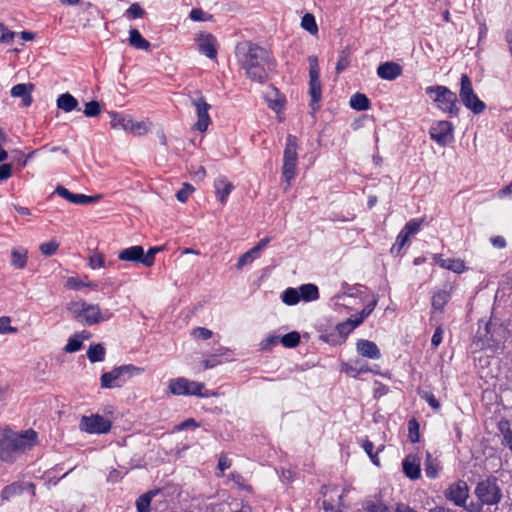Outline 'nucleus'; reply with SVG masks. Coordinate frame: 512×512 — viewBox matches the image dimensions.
Listing matches in <instances>:
<instances>
[{
    "instance_id": "72a5a7b5",
    "label": "nucleus",
    "mask_w": 512,
    "mask_h": 512,
    "mask_svg": "<svg viewBox=\"0 0 512 512\" xmlns=\"http://www.w3.org/2000/svg\"><path fill=\"white\" fill-rule=\"evenodd\" d=\"M350 106L357 111H366L371 103L368 97L363 93H355L350 99Z\"/></svg>"
},
{
    "instance_id": "39448f33",
    "label": "nucleus",
    "mask_w": 512,
    "mask_h": 512,
    "mask_svg": "<svg viewBox=\"0 0 512 512\" xmlns=\"http://www.w3.org/2000/svg\"><path fill=\"white\" fill-rule=\"evenodd\" d=\"M425 92L432 98L439 110L448 113L450 116L457 117L459 115L460 107L457 95L448 87L443 85L428 86Z\"/></svg>"
},
{
    "instance_id": "680f3d73",
    "label": "nucleus",
    "mask_w": 512,
    "mask_h": 512,
    "mask_svg": "<svg viewBox=\"0 0 512 512\" xmlns=\"http://www.w3.org/2000/svg\"><path fill=\"white\" fill-rule=\"evenodd\" d=\"M255 259L254 255L249 251L242 254L236 264V268L238 270H241L245 265L252 263V261Z\"/></svg>"
},
{
    "instance_id": "e2e57ef3",
    "label": "nucleus",
    "mask_w": 512,
    "mask_h": 512,
    "mask_svg": "<svg viewBox=\"0 0 512 512\" xmlns=\"http://www.w3.org/2000/svg\"><path fill=\"white\" fill-rule=\"evenodd\" d=\"M89 266L92 269L105 267V259L102 254H94L89 258Z\"/></svg>"
},
{
    "instance_id": "49530a36",
    "label": "nucleus",
    "mask_w": 512,
    "mask_h": 512,
    "mask_svg": "<svg viewBox=\"0 0 512 512\" xmlns=\"http://www.w3.org/2000/svg\"><path fill=\"white\" fill-rule=\"evenodd\" d=\"M59 248V243L56 240H51L40 244L39 250L44 256L54 255Z\"/></svg>"
},
{
    "instance_id": "2f4dec72",
    "label": "nucleus",
    "mask_w": 512,
    "mask_h": 512,
    "mask_svg": "<svg viewBox=\"0 0 512 512\" xmlns=\"http://www.w3.org/2000/svg\"><path fill=\"white\" fill-rule=\"evenodd\" d=\"M498 429L503 436V444L512 452V424L508 420H500Z\"/></svg>"
},
{
    "instance_id": "aec40b11",
    "label": "nucleus",
    "mask_w": 512,
    "mask_h": 512,
    "mask_svg": "<svg viewBox=\"0 0 512 512\" xmlns=\"http://www.w3.org/2000/svg\"><path fill=\"white\" fill-rule=\"evenodd\" d=\"M199 50L210 59H214L217 55L216 39L212 34L202 33L199 38Z\"/></svg>"
},
{
    "instance_id": "338daca9",
    "label": "nucleus",
    "mask_w": 512,
    "mask_h": 512,
    "mask_svg": "<svg viewBox=\"0 0 512 512\" xmlns=\"http://www.w3.org/2000/svg\"><path fill=\"white\" fill-rule=\"evenodd\" d=\"M192 334L195 338L203 340H207L212 337V331L204 327L195 328Z\"/></svg>"
},
{
    "instance_id": "dca6fc26",
    "label": "nucleus",
    "mask_w": 512,
    "mask_h": 512,
    "mask_svg": "<svg viewBox=\"0 0 512 512\" xmlns=\"http://www.w3.org/2000/svg\"><path fill=\"white\" fill-rule=\"evenodd\" d=\"M55 192L63 197L64 199L68 200L69 202L77 205H86L93 203L100 199V195L96 196H88L85 194H75L70 192L67 188L64 186H58L55 190Z\"/></svg>"
},
{
    "instance_id": "412c9836",
    "label": "nucleus",
    "mask_w": 512,
    "mask_h": 512,
    "mask_svg": "<svg viewBox=\"0 0 512 512\" xmlns=\"http://www.w3.org/2000/svg\"><path fill=\"white\" fill-rule=\"evenodd\" d=\"M356 350L361 356L369 359H379L381 357L378 346L370 340H358L356 343Z\"/></svg>"
},
{
    "instance_id": "c03bdc74",
    "label": "nucleus",
    "mask_w": 512,
    "mask_h": 512,
    "mask_svg": "<svg viewBox=\"0 0 512 512\" xmlns=\"http://www.w3.org/2000/svg\"><path fill=\"white\" fill-rule=\"evenodd\" d=\"M101 111H102L101 104L96 100H92L85 104L83 113L86 117H96L101 113Z\"/></svg>"
},
{
    "instance_id": "1a4fd4ad",
    "label": "nucleus",
    "mask_w": 512,
    "mask_h": 512,
    "mask_svg": "<svg viewBox=\"0 0 512 512\" xmlns=\"http://www.w3.org/2000/svg\"><path fill=\"white\" fill-rule=\"evenodd\" d=\"M459 96L463 105L474 114H480L486 108L485 103L475 94L471 79L467 74L461 76Z\"/></svg>"
},
{
    "instance_id": "ddd939ff",
    "label": "nucleus",
    "mask_w": 512,
    "mask_h": 512,
    "mask_svg": "<svg viewBox=\"0 0 512 512\" xmlns=\"http://www.w3.org/2000/svg\"><path fill=\"white\" fill-rule=\"evenodd\" d=\"M444 495L447 500L453 502L456 506L465 505L469 497V487L464 480H458L448 486Z\"/></svg>"
},
{
    "instance_id": "0e129e2a",
    "label": "nucleus",
    "mask_w": 512,
    "mask_h": 512,
    "mask_svg": "<svg viewBox=\"0 0 512 512\" xmlns=\"http://www.w3.org/2000/svg\"><path fill=\"white\" fill-rule=\"evenodd\" d=\"M200 424L193 418H188L175 426V431H183L189 428H197Z\"/></svg>"
},
{
    "instance_id": "bb28decb",
    "label": "nucleus",
    "mask_w": 512,
    "mask_h": 512,
    "mask_svg": "<svg viewBox=\"0 0 512 512\" xmlns=\"http://www.w3.org/2000/svg\"><path fill=\"white\" fill-rule=\"evenodd\" d=\"M28 262V251L23 247H17L11 251V265L16 269H24Z\"/></svg>"
},
{
    "instance_id": "a19ab883",
    "label": "nucleus",
    "mask_w": 512,
    "mask_h": 512,
    "mask_svg": "<svg viewBox=\"0 0 512 512\" xmlns=\"http://www.w3.org/2000/svg\"><path fill=\"white\" fill-rule=\"evenodd\" d=\"M23 491V487L19 483H12L3 488L1 492V496L3 500H9L11 497L15 495L21 494Z\"/></svg>"
},
{
    "instance_id": "b1692460",
    "label": "nucleus",
    "mask_w": 512,
    "mask_h": 512,
    "mask_svg": "<svg viewBox=\"0 0 512 512\" xmlns=\"http://www.w3.org/2000/svg\"><path fill=\"white\" fill-rule=\"evenodd\" d=\"M143 247L139 245L122 249L118 253V259L126 262H135L143 264Z\"/></svg>"
},
{
    "instance_id": "ea45409f",
    "label": "nucleus",
    "mask_w": 512,
    "mask_h": 512,
    "mask_svg": "<svg viewBox=\"0 0 512 512\" xmlns=\"http://www.w3.org/2000/svg\"><path fill=\"white\" fill-rule=\"evenodd\" d=\"M301 340L300 334L297 331H292L280 337V342L286 348H295L299 345Z\"/></svg>"
},
{
    "instance_id": "5fc2aeb1",
    "label": "nucleus",
    "mask_w": 512,
    "mask_h": 512,
    "mask_svg": "<svg viewBox=\"0 0 512 512\" xmlns=\"http://www.w3.org/2000/svg\"><path fill=\"white\" fill-rule=\"evenodd\" d=\"M162 247H151L148 252L145 254L143 252V265L146 267H151L155 262V255L157 252L161 251Z\"/></svg>"
},
{
    "instance_id": "f3484780",
    "label": "nucleus",
    "mask_w": 512,
    "mask_h": 512,
    "mask_svg": "<svg viewBox=\"0 0 512 512\" xmlns=\"http://www.w3.org/2000/svg\"><path fill=\"white\" fill-rule=\"evenodd\" d=\"M402 72V66L393 61L384 62L377 68L378 77L388 81L397 79L402 75Z\"/></svg>"
},
{
    "instance_id": "37998d69",
    "label": "nucleus",
    "mask_w": 512,
    "mask_h": 512,
    "mask_svg": "<svg viewBox=\"0 0 512 512\" xmlns=\"http://www.w3.org/2000/svg\"><path fill=\"white\" fill-rule=\"evenodd\" d=\"M65 287L71 290H79L82 287L96 288L97 284L93 282L84 283L83 281L76 277H69L65 283Z\"/></svg>"
},
{
    "instance_id": "052dcab7",
    "label": "nucleus",
    "mask_w": 512,
    "mask_h": 512,
    "mask_svg": "<svg viewBox=\"0 0 512 512\" xmlns=\"http://www.w3.org/2000/svg\"><path fill=\"white\" fill-rule=\"evenodd\" d=\"M126 14L128 15V17L132 18V19H136V18H141L144 16L145 14V11L144 9L138 4V3H133L127 10H126Z\"/></svg>"
},
{
    "instance_id": "4c0bfd02",
    "label": "nucleus",
    "mask_w": 512,
    "mask_h": 512,
    "mask_svg": "<svg viewBox=\"0 0 512 512\" xmlns=\"http://www.w3.org/2000/svg\"><path fill=\"white\" fill-rule=\"evenodd\" d=\"M281 299L286 305H296L301 300L299 290L289 287L283 291Z\"/></svg>"
},
{
    "instance_id": "bf43d9fd",
    "label": "nucleus",
    "mask_w": 512,
    "mask_h": 512,
    "mask_svg": "<svg viewBox=\"0 0 512 512\" xmlns=\"http://www.w3.org/2000/svg\"><path fill=\"white\" fill-rule=\"evenodd\" d=\"M11 319L7 316L0 317V334L16 333L17 328L10 325Z\"/></svg>"
},
{
    "instance_id": "c85d7f7f",
    "label": "nucleus",
    "mask_w": 512,
    "mask_h": 512,
    "mask_svg": "<svg viewBox=\"0 0 512 512\" xmlns=\"http://www.w3.org/2000/svg\"><path fill=\"white\" fill-rule=\"evenodd\" d=\"M129 44L140 50H148L151 46L150 42L142 37L137 29H131L129 31Z\"/></svg>"
},
{
    "instance_id": "f257e3e1",
    "label": "nucleus",
    "mask_w": 512,
    "mask_h": 512,
    "mask_svg": "<svg viewBox=\"0 0 512 512\" xmlns=\"http://www.w3.org/2000/svg\"><path fill=\"white\" fill-rule=\"evenodd\" d=\"M235 56L249 79L259 83L269 80L275 62L265 48L251 41H242L236 45Z\"/></svg>"
},
{
    "instance_id": "20e7f679",
    "label": "nucleus",
    "mask_w": 512,
    "mask_h": 512,
    "mask_svg": "<svg viewBox=\"0 0 512 512\" xmlns=\"http://www.w3.org/2000/svg\"><path fill=\"white\" fill-rule=\"evenodd\" d=\"M66 309L76 321L87 326L98 324L111 317L110 313L103 315L99 305L85 301H72L67 304Z\"/></svg>"
},
{
    "instance_id": "6e6d98bb",
    "label": "nucleus",
    "mask_w": 512,
    "mask_h": 512,
    "mask_svg": "<svg viewBox=\"0 0 512 512\" xmlns=\"http://www.w3.org/2000/svg\"><path fill=\"white\" fill-rule=\"evenodd\" d=\"M366 510L368 512H391L390 507L381 501H368L366 503Z\"/></svg>"
},
{
    "instance_id": "3c124183",
    "label": "nucleus",
    "mask_w": 512,
    "mask_h": 512,
    "mask_svg": "<svg viewBox=\"0 0 512 512\" xmlns=\"http://www.w3.org/2000/svg\"><path fill=\"white\" fill-rule=\"evenodd\" d=\"M421 224L422 220L412 219L406 223L401 232L410 237L419 231Z\"/></svg>"
},
{
    "instance_id": "8fccbe9b",
    "label": "nucleus",
    "mask_w": 512,
    "mask_h": 512,
    "mask_svg": "<svg viewBox=\"0 0 512 512\" xmlns=\"http://www.w3.org/2000/svg\"><path fill=\"white\" fill-rule=\"evenodd\" d=\"M418 395L425 400L434 410H439L441 405L434 394L429 391L418 390Z\"/></svg>"
},
{
    "instance_id": "a18cd8bd",
    "label": "nucleus",
    "mask_w": 512,
    "mask_h": 512,
    "mask_svg": "<svg viewBox=\"0 0 512 512\" xmlns=\"http://www.w3.org/2000/svg\"><path fill=\"white\" fill-rule=\"evenodd\" d=\"M350 65V59H349V52L348 49H344L341 51L338 61L336 63V73L340 74L342 73L346 68H348Z\"/></svg>"
},
{
    "instance_id": "13d9d810",
    "label": "nucleus",
    "mask_w": 512,
    "mask_h": 512,
    "mask_svg": "<svg viewBox=\"0 0 512 512\" xmlns=\"http://www.w3.org/2000/svg\"><path fill=\"white\" fill-rule=\"evenodd\" d=\"M363 449L367 453V455L369 456L371 461L375 465L380 466V461H379V458L377 456V453H374V444L371 441H369V440H365L364 443H363Z\"/></svg>"
},
{
    "instance_id": "0eeeda50",
    "label": "nucleus",
    "mask_w": 512,
    "mask_h": 512,
    "mask_svg": "<svg viewBox=\"0 0 512 512\" xmlns=\"http://www.w3.org/2000/svg\"><path fill=\"white\" fill-rule=\"evenodd\" d=\"M298 139L296 136L289 134L286 138V145L283 153L282 177L290 186V182L297 174L298 161Z\"/></svg>"
},
{
    "instance_id": "2eb2a0df",
    "label": "nucleus",
    "mask_w": 512,
    "mask_h": 512,
    "mask_svg": "<svg viewBox=\"0 0 512 512\" xmlns=\"http://www.w3.org/2000/svg\"><path fill=\"white\" fill-rule=\"evenodd\" d=\"M454 127L449 121H437L430 128V136L439 145H446L453 139Z\"/></svg>"
},
{
    "instance_id": "4d7b16f0",
    "label": "nucleus",
    "mask_w": 512,
    "mask_h": 512,
    "mask_svg": "<svg viewBox=\"0 0 512 512\" xmlns=\"http://www.w3.org/2000/svg\"><path fill=\"white\" fill-rule=\"evenodd\" d=\"M222 349L219 350V353L211 354L206 359L202 361L204 369H211L219 365L221 362L219 360V356L223 355Z\"/></svg>"
},
{
    "instance_id": "cd10ccee",
    "label": "nucleus",
    "mask_w": 512,
    "mask_h": 512,
    "mask_svg": "<svg viewBox=\"0 0 512 512\" xmlns=\"http://www.w3.org/2000/svg\"><path fill=\"white\" fill-rule=\"evenodd\" d=\"M300 299L310 302L319 298V290L315 284H303L299 288Z\"/></svg>"
},
{
    "instance_id": "09e8293b",
    "label": "nucleus",
    "mask_w": 512,
    "mask_h": 512,
    "mask_svg": "<svg viewBox=\"0 0 512 512\" xmlns=\"http://www.w3.org/2000/svg\"><path fill=\"white\" fill-rule=\"evenodd\" d=\"M419 423L415 418L409 420L408 422V431H409V439L412 443L419 442L420 433H419Z\"/></svg>"
},
{
    "instance_id": "69168bd1",
    "label": "nucleus",
    "mask_w": 512,
    "mask_h": 512,
    "mask_svg": "<svg viewBox=\"0 0 512 512\" xmlns=\"http://www.w3.org/2000/svg\"><path fill=\"white\" fill-rule=\"evenodd\" d=\"M377 305V300H373L370 303H368L362 311L359 313V316L356 319H361V323L364 321L365 318H367L375 309Z\"/></svg>"
},
{
    "instance_id": "774afa93",
    "label": "nucleus",
    "mask_w": 512,
    "mask_h": 512,
    "mask_svg": "<svg viewBox=\"0 0 512 512\" xmlns=\"http://www.w3.org/2000/svg\"><path fill=\"white\" fill-rule=\"evenodd\" d=\"M271 241V237L262 238L257 245L250 249V252L254 255L255 258L259 256L261 250H263Z\"/></svg>"
},
{
    "instance_id": "6e6552de",
    "label": "nucleus",
    "mask_w": 512,
    "mask_h": 512,
    "mask_svg": "<svg viewBox=\"0 0 512 512\" xmlns=\"http://www.w3.org/2000/svg\"><path fill=\"white\" fill-rule=\"evenodd\" d=\"M474 494L485 505H497L502 499V490L498 479L494 476L487 477L477 483Z\"/></svg>"
},
{
    "instance_id": "603ef678",
    "label": "nucleus",
    "mask_w": 512,
    "mask_h": 512,
    "mask_svg": "<svg viewBox=\"0 0 512 512\" xmlns=\"http://www.w3.org/2000/svg\"><path fill=\"white\" fill-rule=\"evenodd\" d=\"M408 240L409 237L407 236V234L400 232L396 238V242L393 244L391 248V253L394 255H399L401 253L402 248L405 246Z\"/></svg>"
},
{
    "instance_id": "f704fd0d",
    "label": "nucleus",
    "mask_w": 512,
    "mask_h": 512,
    "mask_svg": "<svg viewBox=\"0 0 512 512\" xmlns=\"http://www.w3.org/2000/svg\"><path fill=\"white\" fill-rule=\"evenodd\" d=\"M158 493L157 490H151L142 494L136 500V508L138 512H150V505L153 497Z\"/></svg>"
},
{
    "instance_id": "58836bf2",
    "label": "nucleus",
    "mask_w": 512,
    "mask_h": 512,
    "mask_svg": "<svg viewBox=\"0 0 512 512\" xmlns=\"http://www.w3.org/2000/svg\"><path fill=\"white\" fill-rule=\"evenodd\" d=\"M301 27L312 35L318 33V26L314 15L306 13L301 19Z\"/></svg>"
},
{
    "instance_id": "6ab92c4d",
    "label": "nucleus",
    "mask_w": 512,
    "mask_h": 512,
    "mask_svg": "<svg viewBox=\"0 0 512 512\" xmlns=\"http://www.w3.org/2000/svg\"><path fill=\"white\" fill-rule=\"evenodd\" d=\"M214 188L217 199L221 204H226L227 198L234 189V185L230 182L227 177L220 176L214 181Z\"/></svg>"
},
{
    "instance_id": "f8f14e48",
    "label": "nucleus",
    "mask_w": 512,
    "mask_h": 512,
    "mask_svg": "<svg viewBox=\"0 0 512 512\" xmlns=\"http://www.w3.org/2000/svg\"><path fill=\"white\" fill-rule=\"evenodd\" d=\"M81 430L90 434H105L111 430L110 420L99 414L83 416L80 421Z\"/></svg>"
},
{
    "instance_id": "473e14b6",
    "label": "nucleus",
    "mask_w": 512,
    "mask_h": 512,
    "mask_svg": "<svg viewBox=\"0 0 512 512\" xmlns=\"http://www.w3.org/2000/svg\"><path fill=\"white\" fill-rule=\"evenodd\" d=\"M450 300V293L446 290H439L432 296V308L442 312L445 305Z\"/></svg>"
},
{
    "instance_id": "5701e85b",
    "label": "nucleus",
    "mask_w": 512,
    "mask_h": 512,
    "mask_svg": "<svg viewBox=\"0 0 512 512\" xmlns=\"http://www.w3.org/2000/svg\"><path fill=\"white\" fill-rule=\"evenodd\" d=\"M341 371L345 372L351 377H357L359 374L373 372V370L366 363H363L360 360H350L346 363H343L341 366Z\"/></svg>"
},
{
    "instance_id": "de8ad7c7",
    "label": "nucleus",
    "mask_w": 512,
    "mask_h": 512,
    "mask_svg": "<svg viewBox=\"0 0 512 512\" xmlns=\"http://www.w3.org/2000/svg\"><path fill=\"white\" fill-rule=\"evenodd\" d=\"M82 347V338L79 334H76L68 339L64 351L67 353L77 352Z\"/></svg>"
},
{
    "instance_id": "a878e982",
    "label": "nucleus",
    "mask_w": 512,
    "mask_h": 512,
    "mask_svg": "<svg viewBox=\"0 0 512 512\" xmlns=\"http://www.w3.org/2000/svg\"><path fill=\"white\" fill-rule=\"evenodd\" d=\"M58 109L69 113L78 108V100L70 93L61 94L56 101Z\"/></svg>"
},
{
    "instance_id": "f03ea898",
    "label": "nucleus",
    "mask_w": 512,
    "mask_h": 512,
    "mask_svg": "<svg viewBox=\"0 0 512 512\" xmlns=\"http://www.w3.org/2000/svg\"><path fill=\"white\" fill-rule=\"evenodd\" d=\"M509 331L499 319L479 320L477 331L472 339V352L496 351L507 339Z\"/></svg>"
},
{
    "instance_id": "e433bc0d",
    "label": "nucleus",
    "mask_w": 512,
    "mask_h": 512,
    "mask_svg": "<svg viewBox=\"0 0 512 512\" xmlns=\"http://www.w3.org/2000/svg\"><path fill=\"white\" fill-rule=\"evenodd\" d=\"M360 324H361V319H355V320L348 319L344 322L339 323L336 326V329L342 337H346L349 333H351Z\"/></svg>"
},
{
    "instance_id": "864d4df0",
    "label": "nucleus",
    "mask_w": 512,
    "mask_h": 512,
    "mask_svg": "<svg viewBox=\"0 0 512 512\" xmlns=\"http://www.w3.org/2000/svg\"><path fill=\"white\" fill-rule=\"evenodd\" d=\"M193 191L194 187L191 184L184 183L183 187L177 191L176 198L179 202L185 203Z\"/></svg>"
},
{
    "instance_id": "79ce46f5",
    "label": "nucleus",
    "mask_w": 512,
    "mask_h": 512,
    "mask_svg": "<svg viewBox=\"0 0 512 512\" xmlns=\"http://www.w3.org/2000/svg\"><path fill=\"white\" fill-rule=\"evenodd\" d=\"M127 131L140 136L148 132V124L144 121L135 122L130 118Z\"/></svg>"
},
{
    "instance_id": "7c9ffc66",
    "label": "nucleus",
    "mask_w": 512,
    "mask_h": 512,
    "mask_svg": "<svg viewBox=\"0 0 512 512\" xmlns=\"http://www.w3.org/2000/svg\"><path fill=\"white\" fill-rule=\"evenodd\" d=\"M108 115L110 117V125L113 129H122L127 131L130 123V117L114 111L108 112Z\"/></svg>"
},
{
    "instance_id": "4be33fe9",
    "label": "nucleus",
    "mask_w": 512,
    "mask_h": 512,
    "mask_svg": "<svg viewBox=\"0 0 512 512\" xmlns=\"http://www.w3.org/2000/svg\"><path fill=\"white\" fill-rule=\"evenodd\" d=\"M404 474L411 480H416L421 476V468L419 460L412 455H408L402 462Z\"/></svg>"
},
{
    "instance_id": "393cba45",
    "label": "nucleus",
    "mask_w": 512,
    "mask_h": 512,
    "mask_svg": "<svg viewBox=\"0 0 512 512\" xmlns=\"http://www.w3.org/2000/svg\"><path fill=\"white\" fill-rule=\"evenodd\" d=\"M436 263L444 269L451 270L455 273H462L467 270V267L463 260L461 259H453V258H442L441 255H435L434 257Z\"/></svg>"
},
{
    "instance_id": "a211bd4d",
    "label": "nucleus",
    "mask_w": 512,
    "mask_h": 512,
    "mask_svg": "<svg viewBox=\"0 0 512 512\" xmlns=\"http://www.w3.org/2000/svg\"><path fill=\"white\" fill-rule=\"evenodd\" d=\"M34 88L35 86L32 83L17 84L12 87L11 96L21 98L22 105L24 107H29L33 102L31 93L34 90Z\"/></svg>"
},
{
    "instance_id": "9d476101",
    "label": "nucleus",
    "mask_w": 512,
    "mask_h": 512,
    "mask_svg": "<svg viewBox=\"0 0 512 512\" xmlns=\"http://www.w3.org/2000/svg\"><path fill=\"white\" fill-rule=\"evenodd\" d=\"M309 95L311 96L310 107L313 112L320 108V100L322 97V86L320 81V70L318 59L316 56H309Z\"/></svg>"
},
{
    "instance_id": "4468645a",
    "label": "nucleus",
    "mask_w": 512,
    "mask_h": 512,
    "mask_svg": "<svg viewBox=\"0 0 512 512\" xmlns=\"http://www.w3.org/2000/svg\"><path fill=\"white\" fill-rule=\"evenodd\" d=\"M198 94L199 96L197 98L192 99V105L195 107L198 117V121L195 123L194 128L200 132H204L207 130L209 124L211 123V119L208 114L211 106L207 103L200 92Z\"/></svg>"
},
{
    "instance_id": "7ed1b4c3",
    "label": "nucleus",
    "mask_w": 512,
    "mask_h": 512,
    "mask_svg": "<svg viewBox=\"0 0 512 512\" xmlns=\"http://www.w3.org/2000/svg\"><path fill=\"white\" fill-rule=\"evenodd\" d=\"M37 441V433L33 429L17 433L10 428L0 429V459L13 462L17 455L31 449Z\"/></svg>"
},
{
    "instance_id": "9b49d317",
    "label": "nucleus",
    "mask_w": 512,
    "mask_h": 512,
    "mask_svg": "<svg viewBox=\"0 0 512 512\" xmlns=\"http://www.w3.org/2000/svg\"><path fill=\"white\" fill-rule=\"evenodd\" d=\"M189 385H193L197 389L193 391V396L208 398L212 395L208 390L205 389V385L203 383L191 381L184 377L171 379L169 382V391L173 395H189Z\"/></svg>"
},
{
    "instance_id": "c756f323",
    "label": "nucleus",
    "mask_w": 512,
    "mask_h": 512,
    "mask_svg": "<svg viewBox=\"0 0 512 512\" xmlns=\"http://www.w3.org/2000/svg\"><path fill=\"white\" fill-rule=\"evenodd\" d=\"M425 473L427 477L431 479H435L439 475V471L441 469L440 462L437 458L432 457V455L427 452L425 459Z\"/></svg>"
},
{
    "instance_id": "423d86ee",
    "label": "nucleus",
    "mask_w": 512,
    "mask_h": 512,
    "mask_svg": "<svg viewBox=\"0 0 512 512\" xmlns=\"http://www.w3.org/2000/svg\"><path fill=\"white\" fill-rule=\"evenodd\" d=\"M143 368L133 364H126L115 367L110 372L101 375L100 386L103 389L122 387L130 378L143 372Z\"/></svg>"
},
{
    "instance_id": "c9c22d12",
    "label": "nucleus",
    "mask_w": 512,
    "mask_h": 512,
    "mask_svg": "<svg viewBox=\"0 0 512 512\" xmlns=\"http://www.w3.org/2000/svg\"><path fill=\"white\" fill-rule=\"evenodd\" d=\"M87 357L90 362H101L105 358V348L102 344L91 345L87 350Z\"/></svg>"
}]
</instances>
